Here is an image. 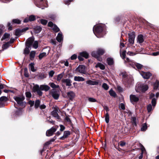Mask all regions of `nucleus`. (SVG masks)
<instances>
[{
	"label": "nucleus",
	"mask_w": 159,
	"mask_h": 159,
	"mask_svg": "<svg viewBox=\"0 0 159 159\" xmlns=\"http://www.w3.org/2000/svg\"><path fill=\"white\" fill-rule=\"evenodd\" d=\"M93 31L94 34L98 38L102 37L106 34L105 26L103 24L94 26Z\"/></svg>",
	"instance_id": "f257e3e1"
},
{
	"label": "nucleus",
	"mask_w": 159,
	"mask_h": 159,
	"mask_svg": "<svg viewBox=\"0 0 159 159\" xmlns=\"http://www.w3.org/2000/svg\"><path fill=\"white\" fill-rule=\"evenodd\" d=\"M50 87L46 85H41L40 86L37 84L34 86L33 87V91L34 92H36L39 96H41L43 93L41 90L47 91L49 90Z\"/></svg>",
	"instance_id": "f03ea898"
},
{
	"label": "nucleus",
	"mask_w": 159,
	"mask_h": 159,
	"mask_svg": "<svg viewBox=\"0 0 159 159\" xmlns=\"http://www.w3.org/2000/svg\"><path fill=\"white\" fill-rule=\"evenodd\" d=\"M105 51L103 49L98 48L97 52L93 51L92 52V55L93 57L97 58L99 61H102V58L99 56L102 55L105 52Z\"/></svg>",
	"instance_id": "7ed1b4c3"
},
{
	"label": "nucleus",
	"mask_w": 159,
	"mask_h": 159,
	"mask_svg": "<svg viewBox=\"0 0 159 159\" xmlns=\"http://www.w3.org/2000/svg\"><path fill=\"white\" fill-rule=\"evenodd\" d=\"M34 41L33 37H30L28 39L26 43V47L24 49V53L28 54L29 53L30 48Z\"/></svg>",
	"instance_id": "20e7f679"
},
{
	"label": "nucleus",
	"mask_w": 159,
	"mask_h": 159,
	"mask_svg": "<svg viewBox=\"0 0 159 159\" xmlns=\"http://www.w3.org/2000/svg\"><path fill=\"white\" fill-rule=\"evenodd\" d=\"M148 86L146 84L138 83L136 85L135 89L137 92H144L148 89Z\"/></svg>",
	"instance_id": "39448f33"
},
{
	"label": "nucleus",
	"mask_w": 159,
	"mask_h": 159,
	"mask_svg": "<svg viewBox=\"0 0 159 159\" xmlns=\"http://www.w3.org/2000/svg\"><path fill=\"white\" fill-rule=\"evenodd\" d=\"M125 61L126 62H131L132 63L130 64L131 66L135 68L136 67L138 70L141 69L143 67V66L140 64L132 62V61L127 57L125 58Z\"/></svg>",
	"instance_id": "423d86ee"
},
{
	"label": "nucleus",
	"mask_w": 159,
	"mask_h": 159,
	"mask_svg": "<svg viewBox=\"0 0 159 159\" xmlns=\"http://www.w3.org/2000/svg\"><path fill=\"white\" fill-rule=\"evenodd\" d=\"M123 84L127 87H129L134 83V80L133 77L130 76L127 77L125 81L123 82Z\"/></svg>",
	"instance_id": "0eeeda50"
},
{
	"label": "nucleus",
	"mask_w": 159,
	"mask_h": 159,
	"mask_svg": "<svg viewBox=\"0 0 159 159\" xmlns=\"http://www.w3.org/2000/svg\"><path fill=\"white\" fill-rule=\"evenodd\" d=\"M86 67L84 66L80 65L76 68L75 70L80 73L86 74Z\"/></svg>",
	"instance_id": "6e6552de"
},
{
	"label": "nucleus",
	"mask_w": 159,
	"mask_h": 159,
	"mask_svg": "<svg viewBox=\"0 0 159 159\" xmlns=\"http://www.w3.org/2000/svg\"><path fill=\"white\" fill-rule=\"evenodd\" d=\"M129 41L130 43L133 44L135 38V33L134 32H130L128 34Z\"/></svg>",
	"instance_id": "1a4fd4ad"
},
{
	"label": "nucleus",
	"mask_w": 159,
	"mask_h": 159,
	"mask_svg": "<svg viewBox=\"0 0 159 159\" xmlns=\"http://www.w3.org/2000/svg\"><path fill=\"white\" fill-rule=\"evenodd\" d=\"M130 99L131 102L134 104L138 102L139 98L138 96L132 94L130 96Z\"/></svg>",
	"instance_id": "9d476101"
},
{
	"label": "nucleus",
	"mask_w": 159,
	"mask_h": 159,
	"mask_svg": "<svg viewBox=\"0 0 159 159\" xmlns=\"http://www.w3.org/2000/svg\"><path fill=\"white\" fill-rule=\"evenodd\" d=\"M57 128L56 127H52L50 129L48 130L46 133V135L48 136H50L53 135L54 133L57 130Z\"/></svg>",
	"instance_id": "9b49d317"
},
{
	"label": "nucleus",
	"mask_w": 159,
	"mask_h": 159,
	"mask_svg": "<svg viewBox=\"0 0 159 159\" xmlns=\"http://www.w3.org/2000/svg\"><path fill=\"white\" fill-rule=\"evenodd\" d=\"M15 100L17 102L18 104L21 105L22 104L23 101L24 99V98L22 97H14Z\"/></svg>",
	"instance_id": "f8f14e48"
},
{
	"label": "nucleus",
	"mask_w": 159,
	"mask_h": 159,
	"mask_svg": "<svg viewBox=\"0 0 159 159\" xmlns=\"http://www.w3.org/2000/svg\"><path fill=\"white\" fill-rule=\"evenodd\" d=\"M140 74L142 76L143 78L145 79H148L151 76L150 73L145 72L143 71L140 72Z\"/></svg>",
	"instance_id": "ddd939ff"
},
{
	"label": "nucleus",
	"mask_w": 159,
	"mask_h": 159,
	"mask_svg": "<svg viewBox=\"0 0 159 159\" xmlns=\"http://www.w3.org/2000/svg\"><path fill=\"white\" fill-rule=\"evenodd\" d=\"M67 94L68 98L70 100H72L75 96V93L72 91L68 92Z\"/></svg>",
	"instance_id": "4468645a"
},
{
	"label": "nucleus",
	"mask_w": 159,
	"mask_h": 159,
	"mask_svg": "<svg viewBox=\"0 0 159 159\" xmlns=\"http://www.w3.org/2000/svg\"><path fill=\"white\" fill-rule=\"evenodd\" d=\"M43 0H40V1L39 0L35 1L34 3L37 7L41 8L42 9H43L44 7H42V6H43Z\"/></svg>",
	"instance_id": "2eb2a0df"
},
{
	"label": "nucleus",
	"mask_w": 159,
	"mask_h": 159,
	"mask_svg": "<svg viewBox=\"0 0 159 159\" xmlns=\"http://www.w3.org/2000/svg\"><path fill=\"white\" fill-rule=\"evenodd\" d=\"M70 134V132L69 131H66L64 132L63 135L60 138V139L61 140H63L67 138Z\"/></svg>",
	"instance_id": "dca6fc26"
},
{
	"label": "nucleus",
	"mask_w": 159,
	"mask_h": 159,
	"mask_svg": "<svg viewBox=\"0 0 159 159\" xmlns=\"http://www.w3.org/2000/svg\"><path fill=\"white\" fill-rule=\"evenodd\" d=\"M62 83H66V85L67 86H70L71 85V80L69 79H62L61 80Z\"/></svg>",
	"instance_id": "f3484780"
},
{
	"label": "nucleus",
	"mask_w": 159,
	"mask_h": 159,
	"mask_svg": "<svg viewBox=\"0 0 159 159\" xmlns=\"http://www.w3.org/2000/svg\"><path fill=\"white\" fill-rule=\"evenodd\" d=\"M87 84L91 85H97L98 84V82L97 81H93L90 80H87L86 81Z\"/></svg>",
	"instance_id": "a211bd4d"
},
{
	"label": "nucleus",
	"mask_w": 159,
	"mask_h": 159,
	"mask_svg": "<svg viewBox=\"0 0 159 159\" xmlns=\"http://www.w3.org/2000/svg\"><path fill=\"white\" fill-rule=\"evenodd\" d=\"M52 95L53 98L56 100L59 97V94L57 92H52Z\"/></svg>",
	"instance_id": "6ab92c4d"
},
{
	"label": "nucleus",
	"mask_w": 159,
	"mask_h": 159,
	"mask_svg": "<svg viewBox=\"0 0 159 159\" xmlns=\"http://www.w3.org/2000/svg\"><path fill=\"white\" fill-rule=\"evenodd\" d=\"M143 36L142 34L138 35L137 37V42L139 43H142L144 41Z\"/></svg>",
	"instance_id": "aec40b11"
},
{
	"label": "nucleus",
	"mask_w": 159,
	"mask_h": 159,
	"mask_svg": "<svg viewBox=\"0 0 159 159\" xmlns=\"http://www.w3.org/2000/svg\"><path fill=\"white\" fill-rule=\"evenodd\" d=\"M63 37L62 34L61 33H59L56 38L57 40L59 43H60L63 40Z\"/></svg>",
	"instance_id": "412c9836"
},
{
	"label": "nucleus",
	"mask_w": 159,
	"mask_h": 159,
	"mask_svg": "<svg viewBox=\"0 0 159 159\" xmlns=\"http://www.w3.org/2000/svg\"><path fill=\"white\" fill-rule=\"evenodd\" d=\"M74 80L75 81H84L85 80L82 77L80 76H75L74 78Z\"/></svg>",
	"instance_id": "4be33fe9"
},
{
	"label": "nucleus",
	"mask_w": 159,
	"mask_h": 159,
	"mask_svg": "<svg viewBox=\"0 0 159 159\" xmlns=\"http://www.w3.org/2000/svg\"><path fill=\"white\" fill-rule=\"evenodd\" d=\"M52 116L58 120L60 119V117L59 116L58 114L56 111H53L52 112Z\"/></svg>",
	"instance_id": "5701e85b"
},
{
	"label": "nucleus",
	"mask_w": 159,
	"mask_h": 159,
	"mask_svg": "<svg viewBox=\"0 0 159 159\" xmlns=\"http://www.w3.org/2000/svg\"><path fill=\"white\" fill-rule=\"evenodd\" d=\"M29 68L33 72H35L36 70L35 69L34 67V64L33 63H31L29 65Z\"/></svg>",
	"instance_id": "b1692460"
},
{
	"label": "nucleus",
	"mask_w": 159,
	"mask_h": 159,
	"mask_svg": "<svg viewBox=\"0 0 159 159\" xmlns=\"http://www.w3.org/2000/svg\"><path fill=\"white\" fill-rule=\"evenodd\" d=\"M49 85L52 88H59V86L58 85H56L53 83H50Z\"/></svg>",
	"instance_id": "393cba45"
},
{
	"label": "nucleus",
	"mask_w": 159,
	"mask_h": 159,
	"mask_svg": "<svg viewBox=\"0 0 159 159\" xmlns=\"http://www.w3.org/2000/svg\"><path fill=\"white\" fill-rule=\"evenodd\" d=\"M121 75L122 76V77L123 78V81L124 82L125 81V80L127 78V77H129V76H128L127 75V74L126 72H122L121 74Z\"/></svg>",
	"instance_id": "a878e982"
},
{
	"label": "nucleus",
	"mask_w": 159,
	"mask_h": 159,
	"mask_svg": "<svg viewBox=\"0 0 159 159\" xmlns=\"http://www.w3.org/2000/svg\"><path fill=\"white\" fill-rule=\"evenodd\" d=\"M35 55V52L34 51H32L30 53V59L31 60H33L34 58Z\"/></svg>",
	"instance_id": "bb28decb"
},
{
	"label": "nucleus",
	"mask_w": 159,
	"mask_h": 159,
	"mask_svg": "<svg viewBox=\"0 0 159 159\" xmlns=\"http://www.w3.org/2000/svg\"><path fill=\"white\" fill-rule=\"evenodd\" d=\"M96 67H99L102 70H104L105 68L104 66L100 63H98L95 66Z\"/></svg>",
	"instance_id": "cd10ccee"
},
{
	"label": "nucleus",
	"mask_w": 159,
	"mask_h": 159,
	"mask_svg": "<svg viewBox=\"0 0 159 159\" xmlns=\"http://www.w3.org/2000/svg\"><path fill=\"white\" fill-rule=\"evenodd\" d=\"M64 75V73L62 72L61 73L57 75V80L58 81H60L63 78Z\"/></svg>",
	"instance_id": "c85d7f7f"
},
{
	"label": "nucleus",
	"mask_w": 159,
	"mask_h": 159,
	"mask_svg": "<svg viewBox=\"0 0 159 159\" xmlns=\"http://www.w3.org/2000/svg\"><path fill=\"white\" fill-rule=\"evenodd\" d=\"M105 120L107 123H108L109 121V115L108 112H107L105 116Z\"/></svg>",
	"instance_id": "c756f323"
},
{
	"label": "nucleus",
	"mask_w": 159,
	"mask_h": 159,
	"mask_svg": "<svg viewBox=\"0 0 159 159\" xmlns=\"http://www.w3.org/2000/svg\"><path fill=\"white\" fill-rule=\"evenodd\" d=\"M80 55L86 58H87L89 57L88 54L86 52H83L80 53Z\"/></svg>",
	"instance_id": "7c9ffc66"
},
{
	"label": "nucleus",
	"mask_w": 159,
	"mask_h": 159,
	"mask_svg": "<svg viewBox=\"0 0 159 159\" xmlns=\"http://www.w3.org/2000/svg\"><path fill=\"white\" fill-rule=\"evenodd\" d=\"M107 62L109 65H111L113 64V60L112 58H108L107 59Z\"/></svg>",
	"instance_id": "2f4dec72"
},
{
	"label": "nucleus",
	"mask_w": 159,
	"mask_h": 159,
	"mask_svg": "<svg viewBox=\"0 0 159 159\" xmlns=\"http://www.w3.org/2000/svg\"><path fill=\"white\" fill-rule=\"evenodd\" d=\"M40 102L39 100H37L35 101V104H34V107L36 109L38 108L39 107V104H40Z\"/></svg>",
	"instance_id": "473e14b6"
},
{
	"label": "nucleus",
	"mask_w": 159,
	"mask_h": 159,
	"mask_svg": "<svg viewBox=\"0 0 159 159\" xmlns=\"http://www.w3.org/2000/svg\"><path fill=\"white\" fill-rule=\"evenodd\" d=\"M10 36V34H8L7 33H5L4 34L3 36L2 37V40L6 39H8L9 38Z\"/></svg>",
	"instance_id": "72a5a7b5"
},
{
	"label": "nucleus",
	"mask_w": 159,
	"mask_h": 159,
	"mask_svg": "<svg viewBox=\"0 0 159 159\" xmlns=\"http://www.w3.org/2000/svg\"><path fill=\"white\" fill-rule=\"evenodd\" d=\"M109 93L111 96L115 97L116 96V93L112 89L110 90L109 91Z\"/></svg>",
	"instance_id": "f704fd0d"
},
{
	"label": "nucleus",
	"mask_w": 159,
	"mask_h": 159,
	"mask_svg": "<svg viewBox=\"0 0 159 159\" xmlns=\"http://www.w3.org/2000/svg\"><path fill=\"white\" fill-rule=\"evenodd\" d=\"M159 82L158 80H157L155 83L154 84V89H157L159 87Z\"/></svg>",
	"instance_id": "c9c22d12"
},
{
	"label": "nucleus",
	"mask_w": 159,
	"mask_h": 159,
	"mask_svg": "<svg viewBox=\"0 0 159 159\" xmlns=\"http://www.w3.org/2000/svg\"><path fill=\"white\" fill-rule=\"evenodd\" d=\"M147 128V126L146 123L143 124L141 127V130L142 131H145Z\"/></svg>",
	"instance_id": "e433bc0d"
},
{
	"label": "nucleus",
	"mask_w": 159,
	"mask_h": 159,
	"mask_svg": "<svg viewBox=\"0 0 159 159\" xmlns=\"http://www.w3.org/2000/svg\"><path fill=\"white\" fill-rule=\"evenodd\" d=\"M35 30L36 33H38L41 31L42 28L40 26H37L35 28Z\"/></svg>",
	"instance_id": "4c0bfd02"
},
{
	"label": "nucleus",
	"mask_w": 159,
	"mask_h": 159,
	"mask_svg": "<svg viewBox=\"0 0 159 159\" xmlns=\"http://www.w3.org/2000/svg\"><path fill=\"white\" fill-rule=\"evenodd\" d=\"M22 33L21 30H16L15 31V35L16 36H19Z\"/></svg>",
	"instance_id": "58836bf2"
},
{
	"label": "nucleus",
	"mask_w": 159,
	"mask_h": 159,
	"mask_svg": "<svg viewBox=\"0 0 159 159\" xmlns=\"http://www.w3.org/2000/svg\"><path fill=\"white\" fill-rule=\"evenodd\" d=\"M36 19L35 17L34 16L31 15L29 17V20L30 21H33Z\"/></svg>",
	"instance_id": "ea45409f"
},
{
	"label": "nucleus",
	"mask_w": 159,
	"mask_h": 159,
	"mask_svg": "<svg viewBox=\"0 0 159 159\" xmlns=\"http://www.w3.org/2000/svg\"><path fill=\"white\" fill-rule=\"evenodd\" d=\"M53 30L56 32H58L60 30L59 28L56 25H54L53 27Z\"/></svg>",
	"instance_id": "a19ab883"
},
{
	"label": "nucleus",
	"mask_w": 159,
	"mask_h": 159,
	"mask_svg": "<svg viewBox=\"0 0 159 159\" xmlns=\"http://www.w3.org/2000/svg\"><path fill=\"white\" fill-rule=\"evenodd\" d=\"M38 43L37 41H35L34 42L33 44V47L35 49H36L38 48Z\"/></svg>",
	"instance_id": "79ce46f5"
},
{
	"label": "nucleus",
	"mask_w": 159,
	"mask_h": 159,
	"mask_svg": "<svg viewBox=\"0 0 159 159\" xmlns=\"http://www.w3.org/2000/svg\"><path fill=\"white\" fill-rule=\"evenodd\" d=\"M102 87L105 90H107L109 89V86L107 84L104 83L102 84Z\"/></svg>",
	"instance_id": "37998d69"
},
{
	"label": "nucleus",
	"mask_w": 159,
	"mask_h": 159,
	"mask_svg": "<svg viewBox=\"0 0 159 159\" xmlns=\"http://www.w3.org/2000/svg\"><path fill=\"white\" fill-rule=\"evenodd\" d=\"M46 56V53L45 52H43L40 53L39 55V59H41L43 57Z\"/></svg>",
	"instance_id": "c03bdc74"
},
{
	"label": "nucleus",
	"mask_w": 159,
	"mask_h": 159,
	"mask_svg": "<svg viewBox=\"0 0 159 159\" xmlns=\"http://www.w3.org/2000/svg\"><path fill=\"white\" fill-rule=\"evenodd\" d=\"M12 22L14 23L19 24L20 23L21 21L19 19H13L12 20Z\"/></svg>",
	"instance_id": "a18cd8bd"
},
{
	"label": "nucleus",
	"mask_w": 159,
	"mask_h": 159,
	"mask_svg": "<svg viewBox=\"0 0 159 159\" xmlns=\"http://www.w3.org/2000/svg\"><path fill=\"white\" fill-rule=\"evenodd\" d=\"M147 110L148 112H150L152 110V107L151 104H149L148 105L147 107Z\"/></svg>",
	"instance_id": "49530a36"
},
{
	"label": "nucleus",
	"mask_w": 159,
	"mask_h": 159,
	"mask_svg": "<svg viewBox=\"0 0 159 159\" xmlns=\"http://www.w3.org/2000/svg\"><path fill=\"white\" fill-rule=\"evenodd\" d=\"M132 121L134 125H136L137 119L135 117H132Z\"/></svg>",
	"instance_id": "de8ad7c7"
},
{
	"label": "nucleus",
	"mask_w": 159,
	"mask_h": 159,
	"mask_svg": "<svg viewBox=\"0 0 159 159\" xmlns=\"http://www.w3.org/2000/svg\"><path fill=\"white\" fill-rule=\"evenodd\" d=\"M26 96L27 98H30L32 96L31 93L30 92H27L25 93Z\"/></svg>",
	"instance_id": "09e8293b"
},
{
	"label": "nucleus",
	"mask_w": 159,
	"mask_h": 159,
	"mask_svg": "<svg viewBox=\"0 0 159 159\" xmlns=\"http://www.w3.org/2000/svg\"><path fill=\"white\" fill-rule=\"evenodd\" d=\"M156 100L155 98H153L152 101V106L153 107H154L156 105Z\"/></svg>",
	"instance_id": "8fccbe9b"
},
{
	"label": "nucleus",
	"mask_w": 159,
	"mask_h": 159,
	"mask_svg": "<svg viewBox=\"0 0 159 159\" xmlns=\"http://www.w3.org/2000/svg\"><path fill=\"white\" fill-rule=\"evenodd\" d=\"M42 24L43 25H46L48 22V21L47 20L44 19H41L40 20Z\"/></svg>",
	"instance_id": "3c124183"
},
{
	"label": "nucleus",
	"mask_w": 159,
	"mask_h": 159,
	"mask_svg": "<svg viewBox=\"0 0 159 159\" xmlns=\"http://www.w3.org/2000/svg\"><path fill=\"white\" fill-rule=\"evenodd\" d=\"M54 73L55 72L53 70H52L50 71L49 73V76L50 77H52L53 76Z\"/></svg>",
	"instance_id": "603ef678"
},
{
	"label": "nucleus",
	"mask_w": 159,
	"mask_h": 159,
	"mask_svg": "<svg viewBox=\"0 0 159 159\" xmlns=\"http://www.w3.org/2000/svg\"><path fill=\"white\" fill-rule=\"evenodd\" d=\"M9 46V43H7L4 44L2 46V47L3 49H6Z\"/></svg>",
	"instance_id": "864d4df0"
},
{
	"label": "nucleus",
	"mask_w": 159,
	"mask_h": 159,
	"mask_svg": "<svg viewBox=\"0 0 159 159\" xmlns=\"http://www.w3.org/2000/svg\"><path fill=\"white\" fill-rule=\"evenodd\" d=\"M89 101L91 102H95L97 101L94 98H89L88 99Z\"/></svg>",
	"instance_id": "5fc2aeb1"
},
{
	"label": "nucleus",
	"mask_w": 159,
	"mask_h": 159,
	"mask_svg": "<svg viewBox=\"0 0 159 159\" xmlns=\"http://www.w3.org/2000/svg\"><path fill=\"white\" fill-rule=\"evenodd\" d=\"M34 103V101L30 100L28 102V104L30 105L31 107L33 106Z\"/></svg>",
	"instance_id": "6e6d98bb"
},
{
	"label": "nucleus",
	"mask_w": 159,
	"mask_h": 159,
	"mask_svg": "<svg viewBox=\"0 0 159 159\" xmlns=\"http://www.w3.org/2000/svg\"><path fill=\"white\" fill-rule=\"evenodd\" d=\"M7 98L4 96L0 98V100L1 101H6L7 100Z\"/></svg>",
	"instance_id": "4d7b16f0"
},
{
	"label": "nucleus",
	"mask_w": 159,
	"mask_h": 159,
	"mask_svg": "<svg viewBox=\"0 0 159 159\" xmlns=\"http://www.w3.org/2000/svg\"><path fill=\"white\" fill-rule=\"evenodd\" d=\"M77 57V56L75 54H74L72 55L70 57V58L71 60H75L76 59Z\"/></svg>",
	"instance_id": "13d9d810"
},
{
	"label": "nucleus",
	"mask_w": 159,
	"mask_h": 159,
	"mask_svg": "<svg viewBox=\"0 0 159 159\" xmlns=\"http://www.w3.org/2000/svg\"><path fill=\"white\" fill-rule=\"evenodd\" d=\"M50 42L54 45H56V42L54 39H51L50 40Z\"/></svg>",
	"instance_id": "bf43d9fd"
},
{
	"label": "nucleus",
	"mask_w": 159,
	"mask_h": 159,
	"mask_svg": "<svg viewBox=\"0 0 159 159\" xmlns=\"http://www.w3.org/2000/svg\"><path fill=\"white\" fill-rule=\"evenodd\" d=\"M54 25L52 22L51 21L49 22L48 24V26L51 27H53Z\"/></svg>",
	"instance_id": "052dcab7"
},
{
	"label": "nucleus",
	"mask_w": 159,
	"mask_h": 159,
	"mask_svg": "<svg viewBox=\"0 0 159 159\" xmlns=\"http://www.w3.org/2000/svg\"><path fill=\"white\" fill-rule=\"evenodd\" d=\"M127 54L128 55H129L132 56L134 55L135 54L133 53V52H130V51L128 52H127Z\"/></svg>",
	"instance_id": "680f3d73"
},
{
	"label": "nucleus",
	"mask_w": 159,
	"mask_h": 159,
	"mask_svg": "<svg viewBox=\"0 0 159 159\" xmlns=\"http://www.w3.org/2000/svg\"><path fill=\"white\" fill-rule=\"evenodd\" d=\"M140 144L141 145V149L142 151L141 152H143V153L144 151H145V148L144 147L142 144Z\"/></svg>",
	"instance_id": "e2e57ef3"
},
{
	"label": "nucleus",
	"mask_w": 159,
	"mask_h": 159,
	"mask_svg": "<svg viewBox=\"0 0 159 159\" xmlns=\"http://www.w3.org/2000/svg\"><path fill=\"white\" fill-rule=\"evenodd\" d=\"M121 56L123 59H124L125 58V52H123L121 54H120Z\"/></svg>",
	"instance_id": "0e129e2a"
},
{
	"label": "nucleus",
	"mask_w": 159,
	"mask_h": 159,
	"mask_svg": "<svg viewBox=\"0 0 159 159\" xmlns=\"http://www.w3.org/2000/svg\"><path fill=\"white\" fill-rule=\"evenodd\" d=\"M120 107L123 110L125 109V106L124 104L121 103L120 104Z\"/></svg>",
	"instance_id": "69168bd1"
},
{
	"label": "nucleus",
	"mask_w": 159,
	"mask_h": 159,
	"mask_svg": "<svg viewBox=\"0 0 159 159\" xmlns=\"http://www.w3.org/2000/svg\"><path fill=\"white\" fill-rule=\"evenodd\" d=\"M103 108L107 111V112H108V111H109V109L108 107L107 106H103Z\"/></svg>",
	"instance_id": "338daca9"
},
{
	"label": "nucleus",
	"mask_w": 159,
	"mask_h": 159,
	"mask_svg": "<svg viewBox=\"0 0 159 159\" xmlns=\"http://www.w3.org/2000/svg\"><path fill=\"white\" fill-rule=\"evenodd\" d=\"M60 130L61 131H63L64 130V129H65V127L63 125H60Z\"/></svg>",
	"instance_id": "774afa93"
}]
</instances>
